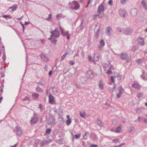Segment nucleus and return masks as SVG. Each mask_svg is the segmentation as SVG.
<instances>
[{
	"label": "nucleus",
	"instance_id": "f257e3e1",
	"mask_svg": "<svg viewBox=\"0 0 147 147\" xmlns=\"http://www.w3.org/2000/svg\"><path fill=\"white\" fill-rule=\"evenodd\" d=\"M68 5L69 7L73 10H76L78 9L80 7L79 4L78 2L75 1L69 3Z\"/></svg>",
	"mask_w": 147,
	"mask_h": 147
},
{
	"label": "nucleus",
	"instance_id": "f03ea898",
	"mask_svg": "<svg viewBox=\"0 0 147 147\" xmlns=\"http://www.w3.org/2000/svg\"><path fill=\"white\" fill-rule=\"evenodd\" d=\"M119 55L120 59L122 60H126L127 63H129L131 61V58L129 57L127 53H123Z\"/></svg>",
	"mask_w": 147,
	"mask_h": 147
},
{
	"label": "nucleus",
	"instance_id": "7ed1b4c3",
	"mask_svg": "<svg viewBox=\"0 0 147 147\" xmlns=\"http://www.w3.org/2000/svg\"><path fill=\"white\" fill-rule=\"evenodd\" d=\"M51 37H54L55 38L59 37L60 35V32L58 30L57 28H55L53 31H51Z\"/></svg>",
	"mask_w": 147,
	"mask_h": 147
},
{
	"label": "nucleus",
	"instance_id": "20e7f679",
	"mask_svg": "<svg viewBox=\"0 0 147 147\" xmlns=\"http://www.w3.org/2000/svg\"><path fill=\"white\" fill-rule=\"evenodd\" d=\"M14 131L16 133V135L20 137L22 136L23 133L22 131L18 126H16L14 128Z\"/></svg>",
	"mask_w": 147,
	"mask_h": 147
},
{
	"label": "nucleus",
	"instance_id": "39448f33",
	"mask_svg": "<svg viewBox=\"0 0 147 147\" xmlns=\"http://www.w3.org/2000/svg\"><path fill=\"white\" fill-rule=\"evenodd\" d=\"M38 121V119L37 117V115L36 113H34L33 117L32 118L31 120V125H34L37 123Z\"/></svg>",
	"mask_w": 147,
	"mask_h": 147
},
{
	"label": "nucleus",
	"instance_id": "423d86ee",
	"mask_svg": "<svg viewBox=\"0 0 147 147\" xmlns=\"http://www.w3.org/2000/svg\"><path fill=\"white\" fill-rule=\"evenodd\" d=\"M118 13L121 16L123 17H125L127 15V12L124 10L121 9H119Z\"/></svg>",
	"mask_w": 147,
	"mask_h": 147
},
{
	"label": "nucleus",
	"instance_id": "0eeeda50",
	"mask_svg": "<svg viewBox=\"0 0 147 147\" xmlns=\"http://www.w3.org/2000/svg\"><path fill=\"white\" fill-rule=\"evenodd\" d=\"M133 32V30L130 28H127L124 29V33L125 34L130 35Z\"/></svg>",
	"mask_w": 147,
	"mask_h": 147
},
{
	"label": "nucleus",
	"instance_id": "6e6552de",
	"mask_svg": "<svg viewBox=\"0 0 147 147\" xmlns=\"http://www.w3.org/2000/svg\"><path fill=\"white\" fill-rule=\"evenodd\" d=\"M112 31V29L110 26L107 27L106 28L105 31V32L107 35L110 36Z\"/></svg>",
	"mask_w": 147,
	"mask_h": 147
},
{
	"label": "nucleus",
	"instance_id": "1a4fd4ad",
	"mask_svg": "<svg viewBox=\"0 0 147 147\" xmlns=\"http://www.w3.org/2000/svg\"><path fill=\"white\" fill-rule=\"evenodd\" d=\"M86 74L87 76L89 77L90 78L92 79L94 77V73L93 71L89 70L86 72Z\"/></svg>",
	"mask_w": 147,
	"mask_h": 147
},
{
	"label": "nucleus",
	"instance_id": "9d476101",
	"mask_svg": "<svg viewBox=\"0 0 147 147\" xmlns=\"http://www.w3.org/2000/svg\"><path fill=\"white\" fill-rule=\"evenodd\" d=\"M83 23L84 20L82 19L81 21L80 25L77 28L78 31H81L84 29V26H83Z\"/></svg>",
	"mask_w": 147,
	"mask_h": 147
},
{
	"label": "nucleus",
	"instance_id": "9b49d317",
	"mask_svg": "<svg viewBox=\"0 0 147 147\" xmlns=\"http://www.w3.org/2000/svg\"><path fill=\"white\" fill-rule=\"evenodd\" d=\"M80 82L82 84H86L87 82V78L85 77H81L80 79Z\"/></svg>",
	"mask_w": 147,
	"mask_h": 147
},
{
	"label": "nucleus",
	"instance_id": "f8f14e48",
	"mask_svg": "<svg viewBox=\"0 0 147 147\" xmlns=\"http://www.w3.org/2000/svg\"><path fill=\"white\" fill-rule=\"evenodd\" d=\"M55 99L53 96L50 94L49 96V102L51 104H53L55 101Z\"/></svg>",
	"mask_w": 147,
	"mask_h": 147
},
{
	"label": "nucleus",
	"instance_id": "ddd939ff",
	"mask_svg": "<svg viewBox=\"0 0 147 147\" xmlns=\"http://www.w3.org/2000/svg\"><path fill=\"white\" fill-rule=\"evenodd\" d=\"M59 27L61 33L63 36H66L67 35L69 34V32L68 31H65L64 30V29L63 28L61 27L60 26H59Z\"/></svg>",
	"mask_w": 147,
	"mask_h": 147
},
{
	"label": "nucleus",
	"instance_id": "4468645a",
	"mask_svg": "<svg viewBox=\"0 0 147 147\" xmlns=\"http://www.w3.org/2000/svg\"><path fill=\"white\" fill-rule=\"evenodd\" d=\"M137 13V11L135 8L131 9L130 10V14L133 16H136Z\"/></svg>",
	"mask_w": 147,
	"mask_h": 147
},
{
	"label": "nucleus",
	"instance_id": "2eb2a0df",
	"mask_svg": "<svg viewBox=\"0 0 147 147\" xmlns=\"http://www.w3.org/2000/svg\"><path fill=\"white\" fill-rule=\"evenodd\" d=\"M100 55L98 52H96L94 54V59L95 61H98L100 58Z\"/></svg>",
	"mask_w": 147,
	"mask_h": 147
},
{
	"label": "nucleus",
	"instance_id": "dca6fc26",
	"mask_svg": "<svg viewBox=\"0 0 147 147\" xmlns=\"http://www.w3.org/2000/svg\"><path fill=\"white\" fill-rule=\"evenodd\" d=\"M132 87L136 89H139L140 88V86L138 83H134L132 84Z\"/></svg>",
	"mask_w": 147,
	"mask_h": 147
},
{
	"label": "nucleus",
	"instance_id": "f3484780",
	"mask_svg": "<svg viewBox=\"0 0 147 147\" xmlns=\"http://www.w3.org/2000/svg\"><path fill=\"white\" fill-rule=\"evenodd\" d=\"M138 43L142 45H143L144 44V40L142 37H138L137 39Z\"/></svg>",
	"mask_w": 147,
	"mask_h": 147
},
{
	"label": "nucleus",
	"instance_id": "a211bd4d",
	"mask_svg": "<svg viewBox=\"0 0 147 147\" xmlns=\"http://www.w3.org/2000/svg\"><path fill=\"white\" fill-rule=\"evenodd\" d=\"M104 7L102 3L98 7V12H102L104 10Z\"/></svg>",
	"mask_w": 147,
	"mask_h": 147
},
{
	"label": "nucleus",
	"instance_id": "6ab92c4d",
	"mask_svg": "<svg viewBox=\"0 0 147 147\" xmlns=\"http://www.w3.org/2000/svg\"><path fill=\"white\" fill-rule=\"evenodd\" d=\"M40 57L42 59L45 61H49V59L47 58V56L44 54H41L40 55Z\"/></svg>",
	"mask_w": 147,
	"mask_h": 147
},
{
	"label": "nucleus",
	"instance_id": "aec40b11",
	"mask_svg": "<svg viewBox=\"0 0 147 147\" xmlns=\"http://www.w3.org/2000/svg\"><path fill=\"white\" fill-rule=\"evenodd\" d=\"M50 142L47 141L46 140H44L42 141L40 143V146H43L49 143Z\"/></svg>",
	"mask_w": 147,
	"mask_h": 147
},
{
	"label": "nucleus",
	"instance_id": "412c9836",
	"mask_svg": "<svg viewBox=\"0 0 147 147\" xmlns=\"http://www.w3.org/2000/svg\"><path fill=\"white\" fill-rule=\"evenodd\" d=\"M17 8V6L16 5H14L12 6H11L9 7V9H11V11H14L16 10Z\"/></svg>",
	"mask_w": 147,
	"mask_h": 147
},
{
	"label": "nucleus",
	"instance_id": "4be33fe9",
	"mask_svg": "<svg viewBox=\"0 0 147 147\" xmlns=\"http://www.w3.org/2000/svg\"><path fill=\"white\" fill-rule=\"evenodd\" d=\"M39 96V94L36 93H34L32 94V96L33 98L34 99H38Z\"/></svg>",
	"mask_w": 147,
	"mask_h": 147
},
{
	"label": "nucleus",
	"instance_id": "5701e85b",
	"mask_svg": "<svg viewBox=\"0 0 147 147\" xmlns=\"http://www.w3.org/2000/svg\"><path fill=\"white\" fill-rule=\"evenodd\" d=\"M46 83L45 81L43 79H42L37 83L38 84L42 85H43Z\"/></svg>",
	"mask_w": 147,
	"mask_h": 147
},
{
	"label": "nucleus",
	"instance_id": "b1692460",
	"mask_svg": "<svg viewBox=\"0 0 147 147\" xmlns=\"http://www.w3.org/2000/svg\"><path fill=\"white\" fill-rule=\"evenodd\" d=\"M104 83L101 81H100L99 82V87L101 89H103L104 88Z\"/></svg>",
	"mask_w": 147,
	"mask_h": 147
},
{
	"label": "nucleus",
	"instance_id": "393cba45",
	"mask_svg": "<svg viewBox=\"0 0 147 147\" xmlns=\"http://www.w3.org/2000/svg\"><path fill=\"white\" fill-rule=\"evenodd\" d=\"M96 122L101 127L103 126V124L102 123L99 118L97 119V120H96Z\"/></svg>",
	"mask_w": 147,
	"mask_h": 147
},
{
	"label": "nucleus",
	"instance_id": "a878e982",
	"mask_svg": "<svg viewBox=\"0 0 147 147\" xmlns=\"http://www.w3.org/2000/svg\"><path fill=\"white\" fill-rule=\"evenodd\" d=\"M90 134L88 132H86L83 136V138L87 140V138L89 136Z\"/></svg>",
	"mask_w": 147,
	"mask_h": 147
},
{
	"label": "nucleus",
	"instance_id": "bb28decb",
	"mask_svg": "<svg viewBox=\"0 0 147 147\" xmlns=\"http://www.w3.org/2000/svg\"><path fill=\"white\" fill-rule=\"evenodd\" d=\"M2 17L4 18H5L7 20H8L12 18V16L10 15H4L2 16Z\"/></svg>",
	"mask_w": 147,
	"mask_h": 147
},
{
	"label": "nucleus",
	"instance_id": "cd10ccee",
	"mask_svg": "<svg viewBox=\"0 0 147 147\" xmlns=\"http://www.w3.org/2000/svg\"><path fill=\"white\" fill-rule=\"evenodd\" d=\"M36 92L39 93L42 92H43V90L38 86L36 88Z\"/></svg>",
	"mask_w": 147,
	"mask_h": 147
},
{
	"label": "nucleus",
	"instance_id": "c85d7f7f",
	"mask_svg": "<svg viewBox=\"0 0 147 147\" xmlns=\"http://www.w3.org/2000/svg\"><path fill=\"white\" fill-rule=\"evenodd\" d=\"M121 130V127L120 126H119L116 128V130L115 131V133H120Z\"/></svg>",
	"mask_w": 147,
	"mask_h": 147
},
{
	"label": "nucleus",
	"instance_id": "c756f323",
	"mask_svg": "<svg viewBox=\"0 0 147 147\" xmlns=\"http://www.w3.org/2000/svg\"><path fill=\"white\" fill-rule=\"evenodd\" d=\"M141 4L143 5L144 8L146 10H147V5L145 1H141Z\"/></svg>",
	"mask_w": 147,
	"mask_h": 147
},
{
	"label": "nucleus",
	"instance_id": "7c9ffc66",
	"mask_svg": "<svg viewBox=\"0 0 147 147\" xmlns=\"http://www.w3.org/2000/svg\"><path fill=\"white\" fill-rule=\"evenodd\" d=\"M98 17L100 18H102L104 16V14L103 12H98Z\"/></svg>",
	"mask_w": 147,
	"mask_h": 147
},
{
	"label": "nucleus",
	"instance_id": "2f4dec72",
	"mask_svg": "<svg viewBox=\"0 0 147 147\" xmlns=\"http://www.w3.org/2000/svg\"><path fill=\"white\" fill-rule=\"evenodd\" d=\"M80 116L83 118H84L86 116V113L85 111L80 112Z\"/></svg>",
	"mask_w": 147,
	"mask_h": 147
},
{
	"label": "nucleus",
	"instance_id": "473e14b6",
	"mask_svg": "<svg viewBox=\"0 0 147 147\" xmlns=\"http://www.w3.org/2000/svg\"><path fill=\"white\" fill-rule=\"evenodd\" d=\"M114 86H113V88H112L111 87H109V90L110 92H113V90H115L116 87V85L115 83L114 84Z\"/></svg>",
	"mask_w": 147,
	"mask_h": 147
},
{
	"label": "nucleus",
	"instance_id": "72a5a7b5",
	"mask_svg": "<svg viewBox=\"0 0 147 147\" xmlns=\"http://www.w3.org/2000/svg\"><path fill=\"white\" fill-rule=\"evenodd\" d=\"M144 117L142 116H139L137 119L138 122L140 123H141L142 120H143Z\"/></svg>",
	"mask_w": 147,
	"mask_h": 147
},
{
	"label": "nucleus",
	"instance_id": "f704fd0d",
	"mask_svg": "<svg viewBox=\"0 0 147 147\" xmlns=\"http://www.w3.org/2000/svg\"><path fill=\"white\" fill-rule=\"evenodd\" d=\"M100 31V29H99V28H98L97 29L96 33L95 34V37L96 38H97L98 37L99 35Z\"/></svg>",
	"mask_w": 147,
	"mask_h": 147
},
{
	"label": "nucleus",
	"instance_id": "c9c22d12",
	"mask_svg": "<svg viewBox=\"0 0 147 147\" xmlns=\"http://www.w3.org/2000/svg\"><path fill=\"white\" fill-rule=\"evenodd\" d=\"M71 123V119H68L66 122V124L67 125H69Z\"/></svg>",
	"mask_w": 147,
	"mask_h": 147
},
{
	"label": "nucleus",
	"instance_id": "e433bc0d",
	"mask_svg": "<svg viewBox=\"0 0 147 147\" xmlns=\"http://www.w3.org/2000/svg\"><path fill=\"white\" fill-rule=\"evenodd\" d=\"M124 91V90L123 89L121 86H120L119 88V93L121 94H122Z\"/></svg>",
	"mask_w": 147,
	"mask_h": 147
},
{
	"label": "nucleus",
	"instance_id": "4c0bfd02",
	"mask_svg": "<svg viewBox=\"0 0 147 147\" xmlns=\"http://www.w3.org/2000/svg\"><path fill=\"white\" fill-rule=\"evenodd\" d=\"M68 52V51H67V52H66L63 56H61V59L62 60L64 59L65 57L67 54H69Z\"/></svg>",
	"mask_w": 147,
	"mask_h": 147
},
{
	"label": "nucleus",
	"instance_id": "58836bf2",
	"mask_svg": "<svg viewBox=\"0 0 147 147\" xmlns=\"http://www.w3.org/2000/svg\"><path fill=\"white\" fill-rule=\"evenodd\" d=\"M100 45L101 46H104L105 45V42L103 39H102L100 40Z\"/></svg>",
	"mask_w": 147,
	"mask_h": 147
},
{
	"label": "nucleus",
	"instance_id": "ea45409f",
	"mask_svg": "<svg viewBox=\"0 0 147 147\" xmlns=\"http://www.w3.org/2000/svg\"><path fill=\"white\" fill-rule=\"evenodd\" d=\"M116 30L117 32L124 33V29H122L120 27H118L116 29Z\"/></svg>",
	"mask_w": 147,
	"mask_h": 147
},
{
	"label": "nucleus",
	"instance_id": "a19ab883",
	"mask_svg": "<svg viewBox=\"0 0 147 147\" xmlns=\"http://www.w3.org/2000/svg\"><path fill=\"white\" fill-rule=\"evenodd\" d=\"M108 65L106 63H104L102 65V67L104 68V70H106L105 68H107L108 67Z\"/></svg>",
	"mask_w": 147,
	"mask_h": 147
},
{
	"label": "nucleus",
	"instance_id": "79ce46f5",
	"mask_svg": "<svg viewBox=\"0 0 147 147\" xmlns=\"http://www.w3.org/2000/svg\"><path fill=\"white\" fill-rule=\"evenodd\" d=\"M26 41H27V40H25L23 42V45H24V47H25V51L26 52V49L27 48L26 47H27V44H26Z\"/></svg>",
	"mask_w": 147,
	"mask_h": 147
},
{
	"label": "nucleus",
	"instance_id": "37998d69",
	"mask_svg": "<svg viewBox=\"0 0 147 147\" xmlns=\"http://www.w3.org/2000/svg\"><path fill=\"white\" fill-rule=\"evenodd\" d=\"M144 95V94L140 92L137 94V97L138 98H140L142 96Z\"/></svg>",
	"mask_w": 147,
	"mask_h": 147
},
{
	"label": "nucleus",
	"instance_id": "c03bdc74",
	"mask_svg": "<svg viewBox=\"0 0 147 147\" xmlns=\"http://www.w3.org/2000/svg\"><path fill=\"white\" fill-rule=\"evenodd\" d=\"M57 41V40L56 39L54 38L53 37L51 40V42L52 43L55 45Z\"/></svg>",
	"mask_w": 147,
	"mask_h": 147
},
{
	"label": "nucleus",
	"instance_id": "a18cd8bd",
	"mask_svg": "<svg viewBox=\"0 0 147 147\" xmlns=\"http://www.w3.org/2000/svg\"><path fill=\"white\" fill-rule=\"evenodd\" d=\"M51 131V129L50 128H48L45 131V133L46 134H49Z\"/></svg>",
	"mask_w": 147,
	"mask_h": 147
},
{
	"label": "nucleus",
	"instance_id": "49530a36",
	"mask_svg": "<svg viewBox=\"0 0 147 147\" xmlns=\"http://www.w3.org/2000/svg\"><path fill=\"white\" fill-rule=\"evenodd\" d=\"M81 135V134H78L75 135V137L76 139H78L79 138Z\"/></svg>",
	"mask_w": 147,
	"mask_h": 147
},
{
	"label": "nucleus",
	"instance_id": "de8ad7c7",
	"mask_svg": "<svg viewBox=\"0 0 147 147\" xmlns=\"http://www.w3.org/2000/svg\"><path fill=\"white\" fill-rule=\"evenodd\" d=\"M69 71V69L68 68H65L63 71V72L64 74H66L67 72H68Z\"/></svg>",
	"mask_w": 147,
	"mask_h": 147
},
{
	"label": "nucleus",
	"instance_id": "09e8293b",
	"mask_svg": "<svg viewBox=\"0 0 147 147\" xmlns=\"http://www.w3.org/2000/svg\"><path fill=\"white\" fill-rule=\"evenodd\" d=\"M52 89L54 92L55 93H57L58 91L57 90L56 88L55 87H53L52 88Z\"/></svg>",
	"mask_w": 147,
	"mask_h": 147
},
{
	"label": "nucleus",
	"instance_id": "8fccbe9b",
	"mask_svg": "<svg viewBox=\"0 0 147 147\" xmlns=\"http://www.w3.org/2000/svg\"><path fill=\"white\" fill-rule=\"evenodd\" d=\"M51 119L52 120V122L50 121V123L51 124H52L53 125H54L55 123V122L54 121V119L53 118H51L50 119V120H51Z\"/></svg>",
	"mask_w": 147,
	"mask_h": 147
},
{
	"label": "nucleus",
	"instance_id": "3c124183",
	"mask_svg": "<svg viewBox=\"0 0 147 147\" xmlns=\"http://www.w3.org/2000/svg\"><path fill=\"white\" fill-rule=\"evenodd\" d=\"M88 59L90 61L92 62L93 61V60L92 59V57L90 55L88 56Z\"/></svg>",
	"mask_w": 147,
	"mask_h": 147
},
{
	"label": "nucleus",
	"instance_id": "603ef678",
	"mask_svg": "<svg viewBox=\"0 0 147 147\" xmlns=\"http://www.w3.org/2000/svg\"><path fill=\"white\" fill-rule=\"evenodd\" d=\"M143 74L141 76V78L143 80H146V79H145V77L143 76V75L144 73V71L143 70H142Z\"/></svg>",
	"mask_w": 147,
	"mask_h": 147
},
{
	"label": "nucleus",
	"instance_id": "864d4df0",
	"mask_svg": "<svg viewBox=\"0 0 147 147\" xmlns=\"http://www.w3.org/2000/svg\"><path fill=\"white\" fill-rule=\"evenodd\" d=\"M106 73L108 75L111 74H112V71L110 69H109L108 70Z\"/></svg>",
	"mask_w": 147,
	"mask_h": 147
},
{
	"label": "nucleus",
	"instance_id": "5fc2aeb1",
	"mask_svg": "<svg viewBox=\"0 0 147 147\" xmlns=\"http://www.w3.org/2000/svg\"><path fill=\"white\" fill-rule=\"evenodd\" d=\"M119 139H115L113 140V143H116L119 142Z\"/></svg>",
	"mask_w": 147,
	"mask_h": 147
},
{
	"label": "nucleus",
	"instance_id": "6e6d98bb",
	"mask_svg": "<svg viewBox=\"0 0 147 147\" xmlns=\"http://www.w3.org/2000/svg\"><path fill=\"white\" fill-rule=\"evenodd\" d=\"M97 16H98V15L97 14H96L95 15H94V18H93V20H96L97 19Z\"/></svg>",
	"mask_w": 147,
	"mask_h": 147
},
{
	"label": "nucleus",
	"instance_id": "4d7b16f0",
	"mask_svg": "<svg viewBox=\"0 0 147 147\" xmlns=\"http://www.w3.org/2000/svg\"><path fill=\"white\" fill-rule=\"evenodd\" d=\"M127 0H121L120 2L121 4H125Z\"/></svg>",
	"mask_w": 147,
	"mask_h": 147
},
{
	"label": "nucleus",
	"instance_id": "13d9d810",
	"mask_svg": "<svg viewBox=\"0 0 147 147\" xmlns=\"http://www.w3.org/2000/svg\"><path fill=\"white\" fill-rule=\"evenodd\" d=\"M52 18V15L51 14H50L49 15L48 18H46V20H49V19H51Z\"/></svg>",
	"mask_w": 147,
	"mask_h": 147
},
{
	"label": "nucleus",
	"instance_id": "bf43d9fd",
	"mask_svg": "<svg viewBox=\"0 0 147 147\" xmlns=\"http://www.w3.org/2000/svg\"><path fill=\"white\" fill-rule=\"evenodd\" d=\"M113 3V1L112 0H109L108 1V4L111 5H112Z\"/></svg>",
	"mask_w": 147,
	"mask_h": 147
},
{
	"label": "nucleus",
	"instance_id": "052dcab7",
	"mask_svg": "<svg viewBox=\"0 0 147 147\" xmlns=\"http://www.w3.org/2000/svg\"><path fill=\"white\" fill-rule=\"evenodd\" d=\"M136 47L135 46H134L133 47L132 49V50L133 51H136Z\"/></svg>",
	"mask_w": 147,
	"mask_h": 147
},
{
	"label": "nucleus",
	"instance_id": "680f3d73",
	"mask_svg": "<svg viewBox=\"0 0 147 147\" xmlns=\"http://www.w3.org/2000/svg\"><path fill=\"white\" fill-rule=\"evenodd\" d=\"M111 81L112 83H114L115 82V80L114 79V78L112 76H111Z\"/></svg>",
	"mask_w": 147,
	"mask_h": 147
},
{
	"label": "nucleus",
	"instance_id": "e2e57ef3",
	"mask_svg": "<svg viewBox=\"0 0 147 147\" xmlns=\"http://www.w3.org/2000/svg\"><path fill=\"white\" fill-rule=\"evenodd\" d=\"M134 127H132L130 128V130H129V131L130 132H131L133 131L134 130Z\"/></svg>",
	"mask_w": 147,
	"mask_h": 147
},
{
	"label": "nucleus",
	"instance_id": "0e129e2a",
	"mask_svg": "<svg viewBox=\"0 0 147 147\" xmlns=\"http://www.w3.org/2000/svg\"><path fill=\"white\" fill-rule=\"evenodd\" d=\"M98 145L96 144H91L90 146V147H97Z\"/></svg>",
	"mask_w": 147,
	"mask_h": 147
},
{
	"label": "nucleus",
	"instance_id": "69168bd1",
	"mask_svg": "<svg viewBox=\"0 0 147 147\" xmlns=\"http://www.w3.org/2000/svg\"><path fill=\"white\" fill-rule=\"evenodd\" d=\"M69 63H70L71 65H73L74 64L75 62L74 61L72 60L70 61Z\"/></svg>",
	"mask_w": 147,
	"mask_h": 147
},
{
	"label": "nucleus",
	"instance_id": "338daca9",
	"mask_svg": "<svg viewBox=\"0 0 147 147\" xmlns=\"http://www.w3.org/2000/svg\"><path fill=\"white\" fill-rule=\"evenodd\" d=\"M121 94L119 93L117 94V98H120L121 96Z\"/></svg>",
	"mask_w": 147,
	"mask_h": 147
},
{
	"label": "nucleus",
	"instance_id": "774afa93",
	"mask_svg": "<svg viewBox=\"0 0 147 147\" xmlns=\"http://www.w3.org/2000/svg\"><path fill=\"white\" fill-rule=\"evenodd\" d=\"M143 121L144 123H147V119L144 118Z\"/></svg>",
	"mask_w": 147,
	"mask_h": 147
}]
</instances>
